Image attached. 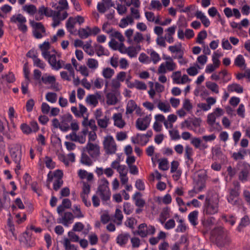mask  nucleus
<instances>
[{"instance_id":"e433bc0d","label":"nucleus","mask_w":250,"mask_h":250,"mask_svg":"<svg viewBox=\"0 0 250 250\" xmlns=\"http://www.w3.org/2000/svg\"><path fill=\"white\" fill-rule=\"evenodd\" d=\"M199 212L197 210H194L190 212L188 215V219L191 225L195 227L198 224V217Z\"/></svg>"},{"instance_id":"79ce46f5","label":"nucleus","mask_w":250,"mask_h":250,"mask_svg":"<svg viewBox=\"0 0 250 250\" xmlns=\"http://www.w3.org/2000/svg\"><path fill=\"white\" fill-rule=\"evenodd\" d=\"M239 193L236 189H231L229 191V194L227 196V200L229 203L232 205H235L236 202L235 198L238 196Z\"/></svg>"},{"instance_id":"0eeeda50","label":"nucleus","mask_w":250,"mask_h":250,"mask_svg":"<svg viewBox=\"0 0 250 250\" xmlns=\"http://www.w3.org/2000/svg\"><path fill=\"white\" fill-rule=\"evenodd\" d=\"M10 21L17 24L19 30L23 33L27 31V26L26 24L27 20L26 18L21 14L13 15L10 18Z\"/></svg>"},{"instance_id":"774afa93","label":"nucleus","mask_w":250,"mask_h":250,"mask_svg":"<svg viewBox=\"0 0 250 250\" xmlns=\"http://www.w3.org/2000/svg\"><path fill=\"white\" fill-rule=\"evenodd\" d=\"M207 33L206 30H202L200 31L197 35L196 42L200 44H204L205 42L204 40L207 38Z\"/></svg>"},{"instance_id":"393cba45","label":"nucleus","mask_w":250,"mask_h":250,"mask_svg":"<svg viewBox=\"0 0 250 250\" xmlns=\"http://www.w3.org/2000/svg\"><path fill=\"white\" fill-rule=\"evenodd\" d=\"M76 21L74 17H70L66 22L65 26L67 30L71 34H75L77 29L75 28Z\"/></svg>"},{"instance_id":"338daca9","label":"nucleus","mask_w":250,"mask_h":250,"mask_svg":"<svg viewBox=\"0 0 250 250\" xmlns=\"http://www.w3.org/2000/svg\"><path fill=\"white\" fill-rule=\"evenodd\" d=\"M95 51L98 56L100 57L102 55H108V51L101 45H95Z\"/></svg>"},{"instance_id":"a19ab883","label":"nucleus","mask_w":250,"mask_h":250,"mask_svg":"<svg viewBox=\"0 0 250 250\" xmlns=\"http://www.w3.org/2000/svg\"><path fill=\"white\" fill-rule=\"evenodd\" d=\"M78 176L81 179H86L88 181H91L93 179V174L92 173L87 172L83 169H80L78 172Z\"/></svg>"},{"instance_id":"bf43d9fd","label":"nucleus","mask_w":250,"mask_h":250,"mask_svg":"<svg viewBox=\"0 0 250 250\" xmlns=\"http://www.w3.org/2000/svg\"><path fill=\"white\" fill-rule=\"evenodd\" d=\"M42 82L45 84H53L56 82V78L53 75L45 74L42 78Z\"/></svg>"},{"instance_id":"2f4dec72","label":"nucleus","mask_w":250,"mask_h":250,"mask_svg":"<svg viewBox=\"0 0 250 250\" xmlns=\"http://www.w3.org/2000/svg\"><path fill=\"white\" fill-rule=\"evenodd\" d=\"M141 46L139 44L129 46L127 47V54L131 58L136 57L137 54L141 50Z\"/></svg>"},{"instance_id":"f257e3e1","label":"nucleus","mask_w":250,"mask_h":250,"mask_svg":"<svg viewBox=\"0 0 250 250\" xmlns=\"http://www.w3.org/2000/svg\"><path fill=\"white\" fill-rule=\"evenodd\" d=\"M211 237L213 240H215L216 244L220 247L228 244L230 242L228 231L222 227H218L212 230Z\"/></svg>"},{"instance_id":"603ef678","label":"nucleus","mask_w":250,"mask_h":250,"mask_svg":"<svg viewBox=\"0 0 250 250\" xmlns=\"http://www.w3.org/2000/svg\"><path fill=\"white\" fill-rule=\"evenodd\" d=\"M206 87L215 94H218L219 92V87L218 85L214 82L208 81L206 83Z\"/></svg>"},{"instance_id":"1a4fd4ad","label":"nucleus","mask_w":250,"mask_h":250,"mask_svg":"<svg viewBox=\"0 0 250 250\" xmlns=\"http://www.w3.org/2000/svg\"><path fill=\"white\" fill-rule=\"evenodd\" d=\"M225 113L224 110L220 107H216L212 112L207 115V122L210 126L214 125L220 127L219 123H216L217 118L222 116Z\"/></svg>"},{"instance_id":"f03ea898","label":"nucleus","mask_w":250,"mask_h":250,"mask_svg":"<svg viewBox=\"0 0 250 250\" xmlns=\"http://www.w3.org/2000/svg\"><path fill=\"white\" fill-rule=\"evenodd\" d=\"M9 153L13 161L16 165L15 169V172L18 174L20 170L22 168L21 165L22 152L21 146L19 144H15L9 148Z\"/></svg>"},{"instance_id":"6e6d98bb","label":"nucleus","mask_w":250,"mask_h":250,"mask_svg":"<svg viewBox=\"0 0 250 250\" xmlns=\"http://www.w3.org/2000/svg\"><path fill=\"white\" fill-rule=\"evenodd\" d=\"M129 235L127 233L121 234L117 237V242L120 245H124L127 243L129 239Z\"/></svg>"},{"instance_id":"69168bd1","label":"nucleus","mask_w":250,"mask_h":250,"mask_svg":"<svg viewBox=\"0 0 250 250\" xmlns=\"http://www.w3.org/2000/svg\"><path fill=\"white\" fill-rule=\"evenodd\" d=\"M137 233L142 237H145L147 236V225L143 223L140 224L138 227Z\"/></svg>"},{"instance_id":"864d4df0","label":"nucleus","mask_w":250,"mask_h":250,"mask_svg":"<svg viewBox=\"0 0 250 250\" xmlns=\"http://www.w3.org/2000/svg\"><path fill=\"white\" fill-rule=\"evenodd\" d=\"M92 41L89 40L86 42L83 46V49L89 56H93L94 51L91 46Z\"/></svg>"},{"instance_id":"423d86ee","label":"nucleus","mask_w":250,"mask_h":250,"mask_svg":"<svg viewBox=\"0 0 250 250\" xmlns=\"http://www.w3.org/2000/svg\"><path fill=\"white\" fill-rule=\"evenodd\" d=\"M222 56V54L218 52V51L213 52L211 57L212 63H208L206 65L205 70V73L207 74H211L219 67L221 64L220 58Z\"/></svg>"},{"instance_id":"9d476101","label":"nucleus","mask_w":250,"mask_h":250,"mask_svg":"<svg viewBox=\"0 0 250 250\" xmlns=\"http://www.w3.org/2000/svg\"><path fill=\"white\" fill-rule=\"evenodd\" d=\"M30 23L33 28V34L35 38L40 39L47 36L45 29L41 22L30 20Z\"/></svg>"},{"instance_id":"a211bd4d","label":"nucleus","mask_w":250,"mask_h":250,"mask_svg":"<svg viewBox=\"0 0 250 250\" xmlns=\"http://www.w3.org/2000/svg\"><path fill=\"white\" fill-rule=\"evenodd\" d=\"M27 56L32 59L34 66L39 67L42 69H44L46 64L38 57L37 53L35 51L30 50L27 53Z\"/></svg>"},{"instance_id":"6e6552de","label":"nucleus","mask_w":250,"mask_h":250,"mask_svg":"<svg viewBox=\"0 0 250 250\" xmlns=\"http://www.w3.org/2000/svg\"><path fill=\"white\" fill-rule=\"evenodd\" d=\"M104 148L106 153L113 154L117 150V145L113 137L111 135H107L104 138L103 141Z\"/></svg>"},{"instance_id":"f3484780","label":"nucleus","mask_w":250,"mask_h":250,"mask_svg":"<svg viewBox=\"0 0 250 250\" xmlns=\"http://www.w3.org/2000/svg\"><path fill=\"white\" fill-rule=\"evenodd\" d=\"M151 120V115H147L143 118H138L136 122V128L139 130L144 131L149 126Z\"/></svg>"},{"instance_id":"c756f323","label":"nucleus","mask_w":250,"mask_h":250,"mask_svg":"<svg viewBox=\"0 0 250 250\" xmlns=\"http://www.w3.org/2000/svg\"><path fill=\"white\" fill-rule=\"evenodd\" d=\"M39 48L42 51V55L44 58H46L48 55L51 53L49 50L50 44L48 41H45L42 44H40Z\"/></svg>"},{"instance_id":"680f3d73","label":"nucleus","mask_w":250,"mask_h":250,"mask_svg":"<svg viewBox=\"0 0 250 250\" xmlns=\"http://www.w3.org/2000/svg\"><path fill=\"white\" fill-rule=\"evenodd\" d=\"M114 70L111 68L106 67L103 69L102 74L106 79H110L114 74Z\"/></svg>"},{"instance_id":"052dcab7","label":"nucleus","mask_w":250,"mask_h":250,"mask_svg":"<svg viewBox=\"0 0 250 250\" xmlns=\"http://www.w3.org/2000/svg\"><path fill=\"white\" fill-rule=\"evenodd\" d=\"M58 4V5L54 7L58 10L57 11L62 12V11L67 10L69 8L68 3L67 0H59Z\"/></svg>"},{"instance_id":"cd10ccee","label":"nucleus","mask_w":250,"mask_h":250,"mask_svg":"<svg viewBox=\"0 0 250 250\" xmlns=\"http://www.w3.org/2000/svg\"><path fill=\"white\" fill-rule=\"evenodd\" d=\"M68 14L66 11L61 12L52 18L53 20L52 26L54 27L57 26L59 24L60 21L65 20L68 17Z\"/></svg>"},{"instance_id":"de8ad7c7","label":"nucleus","mask_w":250,"mask_h":250,"mask_svg":"<svg viewBox=\"0 0 250 250\" xmlns=\"http://www.w3.org/2000/svg\"><path fill=\"white\" fill-rule=\"evenodd\" d=\"M170 209L169 208L166 207L163 209L161 213V219L160 222L162 224H164L166 219L170 217Z\"/></svg>"},{"instance_id":"a18cd8bd","label":"nucleus","mask_w":250,"mask_h":250,"mask_svg":"<svg viewBox=\"0 0 250 250\" xmlns=\"http://www.w3.org/2000/svg\"><path fill=\"white\" fill-rule=\"evenodd\" d=\"M227 89L229 91L231 92H236L237 93H242L243 92V88L240 84L236 83L229 84Z\"/></svg>"},{"instance_id":"9b49d317","label":"nucleus","mask_w":250,"mask_h":250,"mask_svg":"<svg viewBox=\"0 0 250 250\" xmlns=\"http://www.w3.org/2000/svg\"><path fill=\"white\" fill-rule=\"evenodd\" d=\"M88 133V128H83L82 130L77 134L73 132L66 136L67 140L78 142L81 144H84L86 142V137Z\"/></svg>"},{"instance_id":"49530a36","label":"nucleus","mask_w":250,"mask_h":250,"mask_svg":"<svg viewBox=\"0 0 250 250\" xmlns=\"http://www.w3.org/2000/svg\"><path fill=\"white\" fill-rule=\"evenodd\" d=\"M137 105L136 103L133 100H129L126 104V114H130L132 113L133 112L135 111V109H136Z\"/></svg>"},{"instance_id":"dca6fc26","label":"nucleus","mask_w":250,"mask_h":250,"mask_svg":"<svg viewBox=\"0 0 250 250\" xmlns=\"http://www.w3.org/2000/svg\"><path fill=\"white\" fill-rule=\"evenodd\" d=\"M20 241L26 248H30L34 246V239L31 237V233L28 228H27V230L23 233L21 237Z\"/></svg>"},{"instance_id":"412c9836","label":"nucleus","mask_w":250,"mask_h":250,"mask_svg":"<svg viewBox=\"0 0 250 250\" xmlns=\"http://www.w3.org/2000/svg\"><path fill=\"white\" fill-rule=\"evenodd\" d=\"M74 216L70 212H65L62 217L59 219V222L65 227H68L73 222Z\"/></svg>"},{"instance_id":"37998d69","label":"nucleus","mask_w":250,"mask_h":250,"mask_svg":"<svg viewBox=\"0 0 250 250\" xmlns=\"http://www.w3.org/2000/svg\"><path fill=\"white\" fill-rule=\"evenodd\" d=\"M87 154L86 153L83 151L81 158V162L83 165L90 166L92 165L94 160L90 156H88Z\"/></svg>"},{"instance_id":"4d7b16f0","label":"nucleus","mask_w":250,"mask_h":250,"mask_svg":"<svg viewBox=\"0 0 250 250\" xmlns=\"http://www.w3.org/2000/svg\"><path fill=\"white\" fill-rule=\"evenodd\" d=\"M98 125L102 128H106L109 123V118L105 116L103 118H100L97 120Z\"/></svg>"},{"instance_id":"c85d7f7f","label":"nucleus","mask_w":250,"mask_h":250,"mask_svg":"<svg viewBox=\"0 0 250 250\" xmlns=\"http://www.w3.org/2000/svg\"><path fill=\"white\" fill-rule=\"evenodd\" d=\"M195 17L200 20L205 27H208L210 24V21L206 15L201 11H197L195 14Z\"/></svg>"},{"instance_id":"20e7f679","label":"nucleus","mask_w":250,"mask_h":250,"mask_svg":"<svg viewBox=\"0 0 250 250\" xmlns=\"http://www.w3.org/2000/svg\"><path fill=\"white\" fill-rule=\"evenodd\" d=\"M219 199L217 197L210 199L207 197L204 206V212L207 215H212L218 212Z\"/></svg>"},{"instance_id":"4be33fe9","label":"nucleus","mask_w":250,"mask_h":250,"mask_svg":"<svg viewBox=\"0 0 250 250\" xmlns=\"http://www.w3.org/2000/svg\"><path fill=\"white\" fill-rule=\"evenodd\" d=\"M72 119L73 117L71 114L65 115L61 122L60 130L63 132L68 131L70 129V124Z\"/></svg>"},{"instance_id":"bb28decb","label":"nucleus","mask_w":250,"mask_h":250,"mask_svg":"<svg viewBox=\"0 0 250 250\" xmlns=\"http://www.w3.org/2000/svg\"><path fill=\"white\" fill-rule=\"evenodd\" d=\"M100 97V95L98 93L96 94H89L87 96L85 101L88 104L94 107L98 104V100Z\"/></svg>"},{"instance_id":"5701e85b","label":"nucleus","mask_w":250,"mask_h":250,"mask_svg":"<svg viewBox=\"0 0 250 250\" xmlns=\"http://www.w3.org/2000/svg\"><path fill=\"white\" fill-rule=\"evenodd\" d=\"M147 134H137L136 136L131 138V142L133 144H137L141 146L146 145L148 141Z\"/></svg>"},{"instance_id":"f8f14e48","label":"nucleus","mask_w":250,"mask_h":250,"mask_svg":"<svg viewBox=\"0 0 250 250\" xmlns=\"http://www.w3.org/2000/svg\"><path fill=\"white\" fill-rule=\"evenodd\" d=\"M60 12V11H53L51 9L44 6H42L39 7L38 13L35 15V18L37 21H40L43 19V16L53 18Z\"/></svg>"},{"instance_id":"09e8293b","label":"nucleus","mask_w":250,"mask_h":250,"mask_svg":"<svg viewBox=\"0 0 250 250\" xmlns=\"http://www.w3.org/2000/svg\"><path fill=\"white\" fill-rule=\"evenodd\" d=\"M86 65L90 69L95 71L99 67V62L95 59L89 58L87 61Z\"/></svg>"},{"instance_id":"e2e57ef3","label":"nucleus","mask_w":250,"mask_h":250,"mask_svg":"<svg viewBox=\"0 0 250 250\" xmlns=\"http://www.w3.org/2000/svg\"><path fill=\"white\" fill-rule=\"evenodd\" d=\"M220 77H222V82L227 83L231 79V76L226 70L224 69L219 72Z\"/></svg>"},{"instance_id":"8fccbe9b","label":"nucleus","mask_w":250,"mask_h":250,"mask_svg":"<svg viewBox=\"0 0 250 250\" xmlns=\"http://www.w3.org/2000/svg\"><path fill=\"white\" fill-rule=\"evenodd\" d=\"M147 53L150 56V60L154 64L157 63L161 61V57L159 54L153 49L148 51Z\"/></svg>"},{"instance_id":"2eb2a0df","label":"nucleus","mask_w":250,"mask_h":250,"mask_svg":"<svg viewBox=\"0 0 250 250\" xmlns=\"http://www.w3.org/2000/svg\"><path fill=\"white\" fill-rule=\"evenodd\" d=\"M177 68V64L174 61L162 63L157 70V73L165 74L167 71H172Z\"/></svg>"},{"instance_id":"c03bdc74","label":"nucleus","mask_w":250,"mask_h":250,"mask_svg":"<svg viewBox=\"0 0 250 250\" xmlns=\"http://www.w3.org/2000/svg\"><path fill=\"white\" fill-rule=\"evenodd\" d=\"M234 64L241 69L246 67L245 60L242 55H238L234 60Z\"/></svg>"},{"instance_id":"6ab92c4d","label":"nucleus","mask_w":250,"mask_h":250,"mask_svg":"<svg viewBox=\"0 0 250 250\" xmlns=\"http://www.w3.org/2000/svg\"><path fill=\"white\" fill-rule=\"evenodd\" d=\"M154 103L157 104V108L162 112L167 113L171 111V108L170 104L167 101H161L160 100H155Z\"/></svg>"},{"instance_id":"3c124183","label":"nucleus","mask_w":250,"mask_h":250,"mask_svg":"<svg viewBox=\"0 0 250 250\" xmlns=\"http://www.w3.org/2000/svg\"><path fill=\"white\" fill-rule=\"evenodd\" d=\"M178 223V225L175 229V231L177 232H185L188 227L186 224L184 223V221L183 219H178L177 220Z\"/></svg>"},{"instance_id":"ddd939ff","label":"nucleus","mask_w":250,"mask_h":250,"mask_svg":"<svg viewBox=\"0 0 250 250\" xmlns=\"http://www.w3.org/2000/svg\"><path fill=\"white\" fill-rule=\"evenodd\" d=\"M49 64L52 68L55 70H59L63 67L64 61L61 59H57V56L54 53H50L46 58Z\"/></svg>"},{"instance_id":"4468645a","label":"nucleus","mask_w":250,"mask_h":250,"mask_svg":"<svg viewBox=\"0 0 250 250\" xmlns=\"http://www.w3.org/2000/svg\"><path fill=\"white\" fill-rule=\"evenodd\" d=\"M121 83L119 81L115 78L112 79L110 81H106L105 84V90H107L114 92L117 94H120V88Z\"/></svg>"},{"instance_id":"72a5a7b5","label":"nucleus","mask_w":250,"mask_h":250,"mask_svg":"<svg viewBox=\"0 0 250 250\" xmlns=\"http://www.w3.org/2000/svg\"><path fill=\"white\" fill-rule=\"evenodd\" d=\"M133 200L137 207L142 208L145 205V200L142 198V194L139 192H136L132 197Z\"/></svg>"},{"instance_id":"5fc2aeb1","label":"nucleus","mask_w":250,"mask_h":250,"mask_svg":"<svg viewBox=\"0 0 250 250\" xmlns=\"http://www.w3.org/2000/svg\"><path fill=\"white\" fill-rule=\"evenodd\" d=\"M159 168L163 171L167 170L169 168V163L167 158H162L158 160Z\"/></svg>"},{"instance_id":"13d9d810","label":"nucleus","mask_w":250,"mask_h":250,"mask_svg":"<svg viewBox=\"0 0 250 250\" xmlns=\"http://www.w3.org/2000/svg\"><path fill=\"white\" fill-rule=\"evenodd\" d=\"M72 211L74 213V218H82L84 217V214L81 211L80 206L78 205H74Z\"/></svg>"},{"instance_id":"ea45409f","label":"nucleus","mask_w":250,"mask_h":250,"mask_svg":"<svg viewBox=\"0 0 250 250\" xmlns=\"http://www.w3.org/2000/svg\"><path fill=\"white\" fill-rule=\"evenodd\" d=\"M134 23V20L132 16L127 15L125 18H122L119 23V26L122 28H125L128 25H132Z\"/></svg>"},{"instance_id":"473e14b6","label":"nucleus","mask_w":250,"mask_h":250,"mask_svg":"<svg viewBox=\"0 0 250 250\" xmlns=\"http://www.w3.org/2000/svg\"><path fill=\"white\" fill-rule=\"evenodd\" d=\"M71 207V202L68 199H64L62 200V204L57 208V212L60 215H62L65 208H70Z\"/></svg>"},{"instance_id":"0e129e2a","label":"nucleus","mask_w":250,"mask_h":250,"mask_svg":"<svg viewBox=\"0 0 250 250\" xmlns=\"http://www.w3.org/2000/svg\"><path fill=\"white\" fill-rule=\"evenodd\" d=\"M78 35L82 39H86L90 36L89 27L86 26L85 28H80L78 30Z\"/></svg>"},{"instance_id":"7ed1b4c3","label":"nucleus","mask_w":250,"mask_h":250,"mask_svg":"<svg viewBox=\"0 0 250 250\" xmlns=\"http://www.w3.org/2000/svg\"><path fill=\"white\" fill-rule=\"evenodd\" d=\"M96 194L101 198L104 204H107V201L109 200L111 192L109 188V182L105 178L100 180Z\"/></svg>"},{"instance_id":"7c9ffc66","label":"nucleus","mask_w":250,"mask_h":250,"mask_svg":"<svg viewBox=\"0 0 250 250\" xmlns=\"http://www.w3.org/2000/svg\"><path fill=\"white\" fill-rule=\"evenodd\" d=\"M62 171L59 169H57L54 172L50 171L47 174V181L50 183L53 179H62Z\"/></svg>"},{"instance_id":"aec40b11","label":"nucleus","mask_w":250,"mask_h":250,"mask_svg":"<svg viewBox=\"0 0 250 250\" xmlns=\"http://www.w3.org/2000/svg\"><path fill=\"white\" fill-rule=\"evenodd\" d=\"M114 5L112 0H102L97 4V8L98 11L101 13H104L109 8L113 6Z\"/></svg>"},{"instance_id":"c9c22d12","label":"nucleus","mask_w":250,"mask_h":250,"mask_svg":"<svg viewBox=\"0 0 250 250\" xmlns=\"http://www.w3.org/2000/svg\"><path fill=\"white\" fill-rule=\"evenodd\" d=\"M120 94H115L114 92H110L106 95V103L108 105H115L118 102L117 96Z\"/></svg>"},{"instance_id":"b1692460","label":"nucleus","mask_w":250,"mask_h":250,"mask_svg":"<svg viewBox=\"0 0 250 250\" xmlns=\"http://www.w3.org/2000/svg\"><path fill=\"white\" fill-rule=\"evenodd\" d=\"M223 11L228 18L234 16L236 19H239L241 17L240 12L237 8L231 9L230 8L226 7L224 9Z\"/></svg>"},{"instance_id":"58836bf2","label":"nucleus","mask_w":250,"mask_h":250,"mask_svg":"<svg viewBox=\"0 0 250 250\" xmlns=\"http://www.w3.org/2000/svg\"><path fill=\"white\" fill-rule=\"evenodd\" d=\"M128 87L130 88H136L140 90H145L147 88V85L144 82L138 80H135L134 82L130 83L128 85Z\"/></svg>"},{"instance_id":"39448f33","label":"nucleus","mask_w":250,"mask_h":250,"mask_svg":"<svg viewBox=\"0 0 250 250\" xmlns=\"http://www.w3.org/2000/svg\"><path fill=\"white\" fill-rule=\"evenodd\" d=\"M83 151L88 154L94 161H96L100 156V146L96 143L87 142L83 148Z\"/></svg>"},{"instance_id":"a878e982","label":"nucleus","mask_w":250,"mask_h":250,"mask_svg":"<svg viewBox=\"0 0 250 250\" xmlns=\"http://www.w3.org/2000/svg\"><path fill=\"white\" fill-rule=\"evenodd\" d=\"M112 119L114 121V125L120 128H123L125 125V122L123 119L122 114L120 113H115L113 115Z\"/></svg>"},{"instance_id":"f704fd0d","label":"nucleus","mask_w":250,"mask_h":250,"mask_svg":"<svg viewBox=\"0 0 250 250\" xmlns=\"http://www.w3.org/2000/svg\"><path fill=\"white\" fill-rule=\"evenodd\" d=\"M199 177H201V181H198L197 183L195 188L198 192L202 191L206 187L205 182L206 179V174L205 172H203L198 174Z\"/></svg>"},{"instance_id":"4c0bfd02","label":"nucleus","mask_w":250,"mask_h":250,"mask_svg":"<svg viewBox=\"0 0 250 250\" xmlns=\"http://www.w3.org/2000/svg\"><path fill=\"white\" fill-rule=\"evenodd\" d=\"M22 10L29 16H34L37 12L36 7L33 4H25L22 7Z\"/></svg>"}]
</instances>
